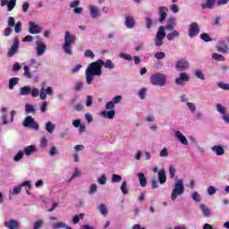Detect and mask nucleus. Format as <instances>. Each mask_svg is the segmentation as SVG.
Returning <instances> with one entry per match:
<instances>
[{
  "mask_svg": "<svg viewBox=\"0 0 229 229\" xmlns=\"http://www.w3.org/2000/svg\"><path fill=\"white\" fill-rule=\"evenodd\" d=\"M83 217H85V214L84 213H81L79 215H75L72 218V223L73 225H78V223H80L81 219H83Z\"/></svg>",
  "mask_w": 229,
  "mask_h": 229,
  "instance_id": "obj_37",
  "label": "nucleus"
},
{
  "mask_svg": "<svg viewBox=\"0 0 229 229\" xmlns=\"http://www.w3.org/2000/svg\"><path fill=\"white\" fill-rule=\"evenodd\" d=\"M123 101V96L118 95L114 98H113L112 101L107 102L106 105V110H112L113 108H115V105H119Z\"/></svg>",
  "mask_w": 229,
  "mask_h": 229,
  "instance_id": "obj_12",
  "label": "nucleus"
},
{
  "mask_svg": "<svg viewBox=\"0 0 229 229\" xmlns=\"http://www.w3.org/2000/svg\"><path fill=\"white\" fill-rule=\"evenodd\" d=\"M185 192V187L183 186V181L182 179H178L174 183V189L172 190V193L170 195L172 201H176L178 197L183 196Z\"/></svg>",
  "mask_w": 229,
  "mask_h": 229,
  "instance_id": "obj_4",
  "label": "nucleus"
},
{
  "mask_svg": "<svg viewBox=\"0 0 229 229\" xmlns=\"http://www.w3.org/2000/svg\"><path fill=\"white\" fill-rule=\"evenodd\" d=\"M165 28H164V26H160L154 40L156 47H162V46H164V38H165Z\"/></svg>",
  "mask_w": 229,
  "mask_h": 229,
  "instance_id": "obj_6",
  "label": "nucleus"
},
{
  "mask_svg": "<svg viewBox=\"0 0 229 229\" xmlns=\"http://www.w3.org/2000/svg\"><path fill=\"white\" fill-rule=\"evenodd\" d=\"M180 37V32H178L177 30H174L173 32L167 34L166 38L167 40L171 41V40H174V38Z\"/></svg>",
  "mask_w": 229,
  "mask_h": 229,
  "instance_id": "obj_33",
  "label": "nucleus"
},
{
  "mask_svg": "<svg viewBox=\"0 0 229 229\" xmlns=\"http://www.w3.org/2000/svg\"><path fill=\"white\" fill-rule=\"evenodd\" d=\"M20 186L25 187V191L27 192V194L30 196L31 193L30 192V190L31 189V182L30 181H24L23 182H21L20 184Z\"/></svg>",
  "mask_w": 229,
  "mask_h": 229,
  "instance_id": "obj_29",
  "label": "nucleus"
},
{
  "mask_svg": "<svg viewBox=\"0 0 229 229\" xmlns=\"http://www.w3.org/2000/svg\"><path fill=\"white\" fill-rule=\"evenodd\" d=\"M176 27V18L171 17L166 21V26L164 27L165 30H168L169 31H173L174 28Z\"/></svg>",
  "mask_w": 229,
  "mask_h": 229,
  "instance_id": "obj_19",
  "label": "nucleus"
},
{
  "mask_svg": "<svg viewBox=\"0 0 229 229\" xmlns=\"http://www.w3.org/2000/svg\"><path fill=\"white\" fill-rule=\"evenodd\" d=\"M29 33H30V35H39V33H42V27H40L35 21H30Z\"/></svg>",
  "mask_w": 229,
  "mask_h": 229,
  "instance_id": "obj_8",
  "label": "nucleus"
},
{
  "mask_svg": "<svg viewBox=\"0 0 229 229\" xmlns=\"http://www.w3.org/2000/svg\"><path fill=\"white\" fill-rule=\"evenodd\" d=\"M84 56H85L86 58H94L95 55H94V52H92V50L87 49V50L84 52Z\"/></svg>",
  "mask_w": 229,
  "mask_h": 229,
  "instance_id": "obj_62",
  "label": "nucleus"
},
{
  "mask_svg": "<svg viewBox=\"0 0 229 229\" xmlns=\"http://www.w3.org/2000/svg\"><path fill=\"white\" fill-rule=\"evenodd\" d=\"M217 87H219V89H222V90H229V84L228 83L218 82Z\"/></svg>",
  "mask_w": 229,
  "mask_h": 229,
  "instance_id": "obj_60",
  "label": "nucleus"
},
{
  "mask_svg": "<svg viewBox=\"0 0 229 229\" xmlns=\"http://www.w3.org/2000/svg\"><path fill=\"white\" fill-rule=\"evenodd\" d=\"M46 49H47V47L46 46V43H44V41H36V53L38 56H42V55L46 53Z\"/></svg>",
  "mask_w": 229,
  "mask_h": 229,
  "instance_id": "obj_11",
  "label": "nucleus"
},
{
  "mask_svg": "<svg viewBox=\"0 0 229 229\" xmlns=\"http://www.w3.org/2000/svg\"><path fill=\"white\" fill-rule=\"evenodd\" d=\"M49 155L50 157H56V155H58V148H56V147H52L50 148V151H49Z\"/></svg>",
  "mask_w": 229,
  "mask_h": 229,
  "instance_id": "obj_63",
  "label": "nucleus"
},
{
  "mask_svg": "<svg viewBox=\"0 0 229 229\" xmlns=\"http://www.w3.org/2000/svg\"><path fill=\"white\" fill-rule=\"evenodd\" d=\"M76 42V35L66 31L64 34V43L62 45V49L65 55L72 56V44Z\"/></svg>",
  "mask_w": 229,
  "mask_h": 229,
  "instance_id": "obj_3",
  "label": "nucleus"
},
{
  "mask_svg": "<svg viewBox=\"0 0 229 229\" xmlns=\"http://www.w3.org/2000/svg\"><path fill=\"white\" fill-rule=\"evenodd\" d=\"M94 101V98L92 96L89 95L86 97V106H92V103Z\"/></svg>",
  "mask_w": 229,
  "mask_h": 229,
  "instance_id": "obj_61",
  "label": "nucleus"
},
{
  "mask_svg": "<svg viewBox=\"0 0 229 229\" xmlns=\"http://www.w3.org/2000/svg\"><path fill=\"white\" fill-rule=\"evenodd\" d=\"M100 65L101 67L104 65L106 69H109L110 71L115 69V64H114L110 59H107L106 62L102 60V64H100Z\"/></svg>",
  "mask_w": 229,
  "mask_h": 229,
  "instance_id": "obj_27",
  "label": "nucleus"
},
{
  "mask_svg": "<svg viewBox=\"0 0 229 229\" xmlns=\"http://www.w3.org/2000/svg\"><path fill=\"white\" fill-rule=\"evenodd\" d=\"M25 128H31V130H38V124L31 116H27L23 122Z\"/></svg>",
  "mask_w": 229,
  "mask_h": 229,
  "instance_id": "obj_10",
  "label": "nucleus"
},
{
  "mask_svg": "<svg viewBox=\"0 0 229 229\" xmlns=\"http://www.w3.org/2000/svg\"><path fill=\"white\" fill-rule=\"evenodd\" d=\"M9 123H13V115H4L3 124H8Z\"/></svg>",
  "mask_w": 229,
  "mask_h": 229,
  "instance_id": "obj_47",
  "label": "nucleus"
},
{
  "mask_svg": "<svg viewBox=\"0 0 229 229\" xmlns=\"http://www.w3.org/2000/svg\"><path fill=\"white\" fill-rule=\"evenodd\" d=\"M190 64L189 61L185 60V59H181L179 61L176 62L175 64V69H177V71H187V69H189L190 67Z\"/></svg>",
  "mask_w": 229,
  "mask_h": 229,
  "instance_id": "obj_13",
  "label": "nucleus"
},
{
  "mask_svg": "<svg viewBox=\"0 0 229 229\" xmlns=\"http://www.w3.org/2000/svg\"><path fill=\"white\" fill-rule=\"evenodd\" d=\"M154 57L157 60H164V58H165V53L164 52H157L154 55Z\"/></svg>",
  "mask_w": 229,
  "mask_h": 229,
  "instance_id": "obj_58",
  "label": "nucleus"
},
{
  "mask_svg": "<svg viewBox=\"0 0 229 229\" xmlns=\"http://www.w3.org/2000/svg\"><path fill=\"white\" fill-rule=\"evenodd\" d=\"M16 4H17V0H10L9 2H7L8 12H12L13 8H15Z\"/></svg>",
  "mask_w": 229,
  "mask_h": 229,
  "instance_id": "obj_43",
  "label": "nucleus"
},
{
  "mask_svg": "<svg viewBox=\"0 0 229 229\" xmlns=\"http://www.w3.org/2000/svg\"><path fill=\"white\" fill-rule=\"evenodd\" d=\"M101 64H103V60L98 59L88 65L85 71L87 85H92V81H94V76H101V74H103V68Z\"/></svg>",
  "mask_w": 229,
  "mask_h": 229,
  "instance_id": "obj_2",
  "label": "nucleus"
},
{
  "mask_svg": "<svg viewBox=\"0 0 229 229\" xmlns=\"http://www.w3.org/2000/svg\"><path fill=\"white\" fill-rule=\"evenodd\" d=\"M216 5V0H206L205 3L201 4L202 10H212Z\"/></svg>",
  "mask_w": 229,
  "mask_h": 229,
  "instance_id": "obj_22",
  "label": "nucleus"
},
{
  "mask_svg": "<svg viewBox=\"0 0 229 229\" xmlns=\"http://www.w3.org/2000/svg\"><path fill=\"white\" fill-rule=\"evenodd\" d=\"M159 157H161V158H167V157H169V150L167 149V148H162V150L159 153Z\"/></svg>",
  "mask_w": 229,
  "mask_h": 229,
  "instance_id": "obj_49",
  "label": "nucleus"
},
{
  "mask_svg": "<svg viewBox=\"0 0 229 229\" xmlns=\"http://www.w3.org/2000/svg\"><path fill=\"white\" fill-rule=\"evenodd\" d=\"M42 225H44V221L42 220H38L34 223L33 229H39L42 228Z\"/></svg>",
  "mask_w": 229,
  "mask_h": 229,
  "instance_id": "obj_64",
  "label": "nucleus"
},
{
  "mask_svg": "<svg viewBox=\"0 0 229 229\" xmlns=\"http://www.w3.org/2000/svg\"><path fill=\"white\" fill-rule=\"evenodd\" d=\"M80 176H81V172L78 168H75L72 177L70 178V182H72V180H74V178H78Z\"/></svg>",
  "mask_w": 229,
  "mask_h": 229,
  "instance_id": "obj_54",
  "label": "nucleus"
},
{
  "mask_svg": "<svg viewBox=\"0 0 229 229\" xmlns=\"http://www.w3.org/2000/svg\"><path fill=\"white\" fill-rule=\"evenodd\" d=\"M98 182L99 185H106V175L102 174L100 177H98Z\"/></svg>",
  "mask_w": 229,
  "mask_h": 229,
  "instance_id": "obj_55",
  "label": "nucleus"
},
{
  "mask_svg": "<svg viewBox=\"0 0 229 229\" xmlns=\"http://www.w3.org/2000/svg\"><path fill=\"white\" fill-rule=\"evenodd\" d=\"M216 110L222 115H225V114H226V108H225V106H223L221 104L216 105Z\"/></svg>",
  "mask_w": 229,
  "mask_h": 229,
  "instance_id": "obj_53",
  "label": "nucleus"
},
{
  "mask_svg": "<svg viewBox=\"0 0 229 229\" xmlns=\"http://www.w3.org/2000/svg\"><path fill=\"white\" fill-rule=\"evenodd\" d=\"M199 35V25L198 22H192L189 26V37L190 38H194V37H198Z\"/></svg>",
  "mask_w": 229,
  "mask_h": 229,
  "instance_id": "obj_9",
  "label": "nucleus"
},
{
  "mask_svg": "<svg viewBox=\"0 0 229 229\" xmlns=\"http://www.w3.org/2000/svg\"><path fill=\"white\" fill-rule=\"evenodd\" d=\"M213 60H216V62H225L226 60L223 55L219 53H213L212 54Z\"/></svg>",
  "mask_w": 229,
  "mask_h": 229,
  "instance_id": "obj_32",
  "label": "nucleus"
},
{
  "mask_svg": "<svg viewBox=\"0 0 229 229\" xmlns=\"http://www.w3.org/2000/svg\"><path fill=\"white\" fill-rule=\"evenodd\" d=\"M30 96L32 98H40L42 101L47 99V96H53V87H47V89L43 86L40 89L37 88H31L30 86H23L20 88V96Z\"/></svg>",
  "mask_w": 229,
  "mask_h": 229,
  "instance_id": "obj_1",
  "label": "nucleus"
},
{
  "mask_svg": "<svg viewBox=\"0 0 229 229\" xmlns=\"http://www.w3.org/2000/svg\"><path fill=\"white\" fill-rule=\"evenodd\" d=\"M216 47L218 53L226 54L229 51L228 44L223 40L218 41Z\"/></svg>",
  "mask_w": 229,
  "mask_h": 229,
  "instance_id": "obj_15",
  "label": "nucleus"
},
{
  "mask_svg": "<svg viewBox=\"0 0 229 229\" xmlns=\"http://www.w3.org/2000/svg\"><path fill=\"white\" fill-rule=\"evenodd\" d=\"M136 176H138L140 180V187H146V185H148V180L146 179V175H144L143 173H138Z\"/></svg>",
  "mask_w": 229,
  "mask_h": 229,
  "instance_id": "obj_28",
  "label": "nucleus"
},
{
  "mask_svg": "<svg viewBox=\"0 0 229 229\" xmlns=\"http://www.w3.org/2000/svg\"><path fill=\"white\" fill-rule=\"evenodd\" d=\"M167 12L169 10L165 6H160L159 7V22L162 24L164 21L167 18Z\"/></svg>",
  "mask_w": 229,
  "mask_h": 229,
  "instance_id": "obj_18",
  "label": "nucleus"
},
{
  "mask_svg": "<svg viewBox=\"0 0 229 229\" xmlns=\"http://www.w3.org/2000/svg\"><path fill=\"white\" fill-rule=\"evenodd\" d=\"M98 210L102 216H106L108 214V209L106 208V206L105 204H100L98 206Z\"/></svg>",
  "mask_w": 229,
  "mask_h": 229,
  "instance_id": "obj_46",
  "label": "nucleus"
},
{
  "mask_svg": "<svg viewBox=\"0 0 229 229\" xmlns=\"http://www.w3.org/2000/svg\"><path fill=\"white\" fill-rule=\"evenodd\" d=\"M20 79L17 77L11 78L9 80V89L13 90V87L19 83Z\"/></svg>",
  "mask_w": 229,
  "mask_h": 229,
  "instance_id": "obj_31",
  "label": "nucleus"
},
{
  "mask_svg": "<svg viewBox=\"0 0 229 229\" xmlns=\"http://www.w3.org/2000/svg\"><path fill=\"white\" fill-rule=\"evenodd\" d=\"M20 223L17 220L11 219L4 223V226L8 229H19Z\"/></svg>",
  "mask_w": 229,
  "mask_h": 229,
  "instance_id": "obj_17",
  "label": "nucleus"
},
{
  "mask_svg": "<svg viewBox=\"0 0 229 229\" xmlns=\"http://www.w3.org/2000/svg\"><path fill=\"white\" fill-rule=\"evenodd\" d=\"M112 183H119L123 182V177L117 174H113L111 178Z\"/></svg>",
  "mask_w": 229,
  "mask_h": 229,
  "instance_id": "obj_35",
  "label": "nucleus"
},
{
  "mask_svg": "<svg viewBox=\"0 0 229 229\" xmlns=\"http://www.w3.org/2000/svg\"><path fill=\"white\" fill-rule=\"evenodd\" d=\"M90 15L92 19H98L100 17L101 13H99V7L96 5H89Z\"/></svg>",
  "mask_w": 229,
  "mask_h": 229,
  "instance_id": "obj_23",
  "label": "nucleus"
},
{
  "mask_svg": "<svg viewBox=\"0 0 229 229\" xmlns=\"http://www.w3.org/2000/svg\"><path fill=\"white\" fill-rule=\"evenodd\" d=\"M147 94H148V89H146V88H142L138 92V96H139L140 99H146Z\"/></svg>",
  "mask_w": 229,
  "mask_h": 229,
  "instance_id": "obj_42",
  "label": "nucleus"
},
{
  "mask_svg": "<svg viewBox=\"0 0 229 229\" xmlns=\"http://www.w3.org/2000/svg\"><path fill=\"white\" fill-rule=\"evenodd\" d=\"M194 76L199 80H205V73H203V71L199 69L195 70Z\"/></svg>",
  "mask_w": 229,
  "mask_h": 229,
  "instance_id": "obj_41",
  "label": "nucleus"
},
{
  "mask_svg": "<svg viewBox=\"0 0 229 229\" xmlns=\"http://www.w3.org/2000/svg\"><path fill=\"white\" fill-rule=\"evenodd\" d=\"M174 137H175V139H177V140H179V142H181V144H182L183 146H189V140H187V138L185 137V135H183V133H182V131H175V132H174Z\"/></svg>",
  "mask_w": 229,
  "mask_h": 229,
  "instance_id": "obj_16",
  "label": "nucleus"
},
{
  "mask_svg": "<svg viewBox=\"0 0 229 229\" xmlns=\"http://www.w3.org/2000/svg\"><path fill=\"white\" fill-rule=\"evenodd\" d=\"M157 177H158L159 183L161 185H164L167 182V177L165 176V170L164 168L160 169L157 172Z\"/></svg>",
  "mask_w": 229,
  "mask_h": 229,
  "instance_id": "obj_21",
  "label": "nucleus"
},
{
  "mask_svg": "<svg viewBox=\"0 0 229 229\" xmlns=\"http://www.w3.org/2000/svg\"><path fill=\"white\" fill-rule=\"evenodd\" d=\"M199 208L204 216V217H210L212 215V211H210V208L207 207L205 204H200Z\"/></svg>",
  "mask_w": 229,
  "mask_h": 229,
  "instance_id": "obj_26",
  "label": "nucleus"
},
{
  "mask_svg": "<svg viewBox=\"0 0 229 229\" xmlns=\"http://www.w3.org/2000/svg\"><path fill=\"white\" fill-rule=\"evenodd\" d=\"M150 83L157 87H165L167 83V75L164 73H155L150 77Z\"/></svg>",
  "mask_w": 229,
  "mask_h": 229,
  "instance_id": "obj_5",
  "label": "nucleus"
},
{
  "mask_svg": "<svg viewBox=\"0 0 229 229\" xmlns=\"http://www.w3.org/2000/svg\"><path fill=\"white\" fill-rule=\"evenodd\" d=\"M121 191H122V193L126 196L128 193H129V191H128V183L126 182V181H123L122 182V185L120 187Z\"/></svg>",
  "mask_w": 229,
  "mask_h": 229,
  "instance_id": "obj_38",
  "label": "nucleus"
},
{
  "mask_svg": "<svg viewBox=\"0 0 229 229\" xmlns=\"http://www.w3.org/2000/svg\"><path fill=\"white\" fill-rule=\"evenodd\" d=\"M14 32L15 33H21L22 32V23L21 21H18L14 25Z\"/></svg>",
  "mask_w": 229,
  "mask_h": 229,
  "instance_id": "obj_52",
  "label": "nucleus"
},
{
  "mask_svg": "<svg viewBox=\"0 0 229 229\" xmlns=\"http://www.w3.org/2000/svg\"><path fill=\"white\" fill-rule=\"evenodd\" d=\"M98 192V184L91 183L89 188V196H93V194Z\"/></svg>",
  "mask_w": 229,
  "mask_h": 229,
  "instance_id": "obj_36",
  "label": "nucleus"
},
{
  "mask_svg": "<svg viewBox=\"0 0 229 229\" xmlns=\"http://www.w3.org/2000/svg\"><path fill=\"white\" fill-rule=\"evenodd\" d=\"M25 112L26 114H35V106H33L31 104H26Z\"/></svg>",
  "mask_w": 229,
  "mask_h": 229,
  "instance_id": "obj_44",
  "label": "nucleus"
},
{
  "mask_svg": "<svg viewBox=\"0 0 229 229\" xmlns=\"http://www.w3.org/2000/svg\"><path fill=\"white\" fill-rule=\"evenodd\" d=\"M191 198L193 201H197V203H199V201H201V196L199 195V193H198V191H194L191 194Z\"/></svg>",
  "mask_w": 229,
  "mask_h": 229,
  "instance_id": "obj_51",
  "label": "nucleus"
},
{
  "mask_svg": "<svg viewBox=\"0 0 229 229\" xmlns=\"http://www.w3.org/2000/svg\"><path fill=\"white\" fill-rule=\"evenodd\" d=\"M19 39L13 38V45L11 46L7 52L8 58H13V55L19 53Z\"/></svg>",
  "mask_w": 229,
  "mask_h": 229,
  "instance_id": "obj_7",
  "label": "nucleus"
},
{
  "mask_svg": "<svg viewBox=\"0 0 229 229\" xmlns=\"http://www.w3.org/2000/svg\"><path fill=\"white\" fill-rule=\"evenodd\" d=\"M24 158V152L19 151L13 157L14 162H20V160H22Z\"/></svg>",
  "mask_w": 229,
  "mask_h": 229,
  "instance_id": "obj_50",
  "label": "nucleus"
},
{
  "mask_svg": "<svg viewBox=\"0 0 229 229\" xmlns=\"http://www.w3.org/2000/svg\"><path fill=\"white\" fill-rule=\"evenodd\" d=\"M191 80V77L187 74V72L179 73V77L175 79L176 85H184Z\"/></svg>",
  "mask_w": 229,
  "mask_h": 229,
  "instance_id": "obj_14",
  "label": "nucleus"
},
{
  "mask_svg": "<svg viewBox=\"0 0 229 229\" xmlns=\"http://www.w3.org/2000/svg\"><path fill=\"white\" fill-rule=\"evenodd\" d=\"M55 123H51V122H47L46 123V130L48 133H53V131H55Z\"/></svg>",
  "mask_w": 229,
  "mask_h": 229,
  "instance_id": "obj_40",
  "label": "nucleus"
},
{
  "mask_svg": "<svg viewBox=\"0 0 229 229\" xmlns=\"http://www.w3.org/2000/svg\"><path fill=\"white\" fill-rule=\"evenodd\" d=\"M186 106L188 108H190L191 114H194L196 112V105L192 102H187Z\"/></svg>",
  "mask_w": 229,
  "mask_h": 229,
  "instance_id": "obj_59",
  "label": "nucleus"
},
{
  "mask_svg": "<svg viewBox=\"0 0 229 229\" xmlns=\"http://www.w3.org/2000/svg\"><path fill=\"white\" fill-rule=\"evenodd\" d=\"M83 82L81 81H77L75 84H74V89L77 92H80V90H83Z\"/></svg>",
  "mask_w": 229,
  "mask_h": 229,
  "instance_id": "obj_56",
  "label": "nucleus"
},
{
  "mask_svg": "<svg viewBox=\"0 0 229 229\" xmlns=\"http://www.w3.org/2000/svg\"><path fill=\"white\" fill-rule=\"evenodd\" d=\"M211 151L216 155V157H223L225 155V148L221 145H215L211 148Z\"/></svg>",
  "mask_w": 229,
  "mask_h": 229,
  "instance_id": "obj_20",
  "label": "nucleus"
},
{
  "mask_svg": "<svg viewBox=\"0 0 229 229\" xmlns=\"http://www.w3.org/2000/svg\"><path fill=\"white\" fill-rule=\"evenodd\" d=\"M67 224L64 222H55L52 224V228L53 229H62V228H66Z\"/></svg>",
  "mask_w": 229,
  "mask_h": 229,
  "instance_id": "obj_34",
  "label": "nucleus"
},
{
  "mask_svg": "<svg viewBox=\"0 0 229 229\" xmlns=\"http://www.w3.org/2000/svg\"><path fill=\"white\" fill-rule=\"evenodd\" d=\"M119 57L123 60H127L128 62H131V60H133V57L130 54L126 53H120Z\"/></svg>",
  "mask_w": 229,
  "mask_h": 229,
  "instance_id": "obj_45",
  "label": "nucleus"
},
{
  "mask_svg": "<svg viewBox=\"0 0 229 229\" xmlns=\"http://www.w3.org/2000/svg\"><path fill=\"white\" fill-rule=\"evenodd\" d=\"M124 25L128 30H133V28H135V19L131 16L125 17Z\"/></svg>",
  "mask_w": 229,
  "mask_h": 229,
  "instance_id": "obj_24",
  "label": "nucleus"
},
{
  "mask_svg": "<svg viewBox=\"0 0 229 229\" xmlns=\"http://www.w3.org/2000/svg\"><path fill=\"white\" fill-rule=\"evenodd\" d=\"M47 136H42L39 142V148H41V149H46V148H47Z\"/></svg>",
  "mask_w": 229,
  "mask_h": 229,
  "instance_id": "obj_30",
  "label": "nucleus"
},
{
  "mask_svg": "<svg viewBox=\"0 0 229 229\" xmlns=\"http://www.w3.org/2000/svg\"><path fill=\"white\" fill-rule=\"evenodd\" d=\"M23 153L26 157H31L33 153H37V147L35 145L27 146L24 148Z\"/></svg>",
  "mask_w": 229,
  "mask_h": 229,
  "instance_id": "obj_25",
  "label": "nucleus"
},
{
  "mask_svg": "<svg viewBox=\"0 0 229 229\" xmlns=\"http://www.w3.org/2000/svg\"><path fill=\"white\" fill-rule=\"evenodd\" d=\"M200 38L201 40H204V42H212V38H210L207 33H202L200 35Z\"/></svg>",
  "mask_w": 229,
  "mask_h": 229,
  "instance_id": "obj_57",
  "label": "nucleus"
},
{
  "mask_svg": "<svg viewBox=\"0 0 229 229\" xmlns=\"http://www.w3.org/2000/svg\"><path fill=\"white\" fill-rule=\"evenodd\" d=\"M30 64L35 69H38V67H40V65H42V63L37 61V59H35V58H31L30 61Z\"/></svg>",
  "mask_w": 229,
  "mask_h": 229,
  "instance_id": "obj_48",
  "label": "nucleus"
},
{
  "mask_svg": "<svg viewBox=\"0 0 229 229\" xmlns=\"http://www.w3.org/2000/svg\"><path fill=\"white\" fill-rule=\"evenodd\" d=\"M23 71H24V76H25V78H28V79H31V78H33V74L31 73V72L30 71V66H28V65H25L24 67H23Z\"/></svg>",
  "mask_w": 229,
  "mask_h": 229,
  "instance_id": "obj_39",
  "label": "nucleus"
}]
</instances>
